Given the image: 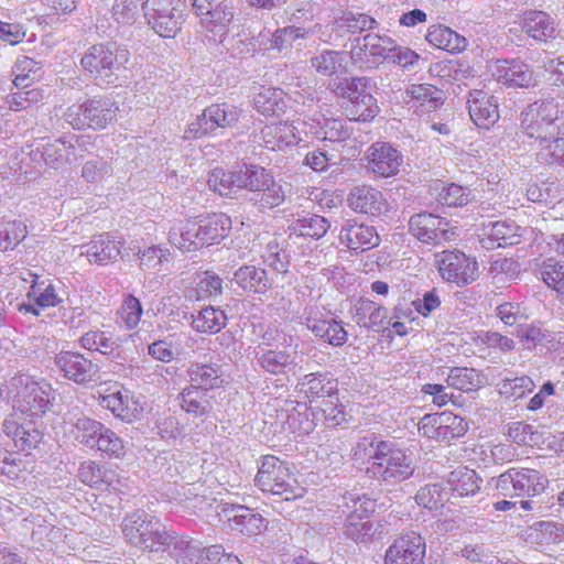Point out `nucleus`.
<instances>
[{
    "mask_svg": "<svg viewBox=\"0 0 564 564\" xmlns=\"http://www.w3.org/2000/svg\"><path fill=\"white\" fill-rule=\"evenodd\" d=\"M25 236L26 226L22 221H0V250L13 249Z\"/></svg>",
    "mask_w": 564,
    "mask_h": 564,
    "instance_id": "54",
    "label": "nucleus"
},
{
    "mask_svg": "<svg viewBox=\"0 0 564 564\" xmlns=\"http://www.w3.org/2000/svg\"><path fill=\"white\" fill-rule=\"evenodd\" d=\"M343 499L345 506L350 510L348 516H355L356 520H362L376 510V500L366 495L347 492Z\"/></svg>",
    "mask_w": 564,
    "mask_h": 564,
    "instance_id": "58",
    "label": "nucleus"
},
{
    "mask_svg": "<svg viewBox=\"0 0 564 564\" xmlns=\"http://www.w3.org/2000/svg\"><path fill=\"white\" fill-rule=\"evenodd\" d=\"M11 386L17 390L13 395L14 412L4 420L2 431L14 447L31 451L42 440V432L35 422L51 409L53 389L45 380L37 381L28 375L13 377Z\"/></svg>",
    "mask_w": 564,
    "mask_h": 564,
    "instance_id": "1",
    "label": "nucleus"
},
{
    "mask_svg": "<svg viewBox=\"0 0 564 564\" xmlns=\"http://www.w3.org/2000/svg\"><path fill=\"white\" fill-rule=\"evenodd\" d=\"M355 318L358 325L377 330L384 325L387 310L370 300H360L356 304Z\"/></svg>",
    "mask_w": 564,
    "mask_h": 564,
    "instance_id": "42",
    "label": "nucleus"
},
{
    "mask_svg": "<svg viewBox=\"0 0 564 564\" xmlns=\"http://www.w3.org/2000/svg\"><path fill=\"white\" fill-rule=\"evenodd\" d=\"M373 83L369 77H351L335 79L329 89L337 96L347 99L350 105L346 111L351 119L368 121L378 112L377 100L371 94Z\"/></svg>",
    "mask_w": 564,
    "mask_h": 564,
    "instance_id": "6",
    "label": "nucleus"
},
{
    "mask_svg": "<svg viewBox=\"0 0 564 564\" xmlns=\"http://www.w3.org/2000/svg\"><path fill=\"white\" fill-rule=\"evenodd\" d=\"M467 104L470 119L479 128L489 129L498 121V102L494 96L475 89L469 93Z\"/></svg>",
    "mask_w": 564,
    "mask_h": 564,
    "instance_id": "22",
    "label": "nucleus"
},
{
    "mask_svg": "<svg viewBox=\"0 0 564 564\" xmlns=\"http://www.w3.org/2000/svg\"><path fill=\"white\" fill-rule=\"evenodd\" d=\"M254 481L263 492L279 496L284 501L304 496V488L299 485L286 464L272 455L262 458Z\"/></svg>",
    "mask_w": 564,
    "mask_h": 564,
    "instance_id": "7",
    "label": "nucleus"
},
{
    "mask_svg": "<svg viewBox=\"0 0 564 564\" xmlns=\"http://www.w3.org/2000/svg\"><path fill=\"white\" fill-rule=\"evenodd\" d=\"M562 113L554 98L536 100L520 113V131L541 144L549 145L564 135V121L556 123Z\"/></svg>",
    "mask_w": 564,
    "mask_h": 564,
    "instance_id": "3",
    "label": "nucleus"
},
{
    "mask_svg": "<svg viewBox=\"0 0 564 564\" xmlns=\"http://www.w3.org/2000/svg\"><path fill=\"white\" fill-rule=\"evenodd\" d=\"M446 382L448 387L460 391H473L481 386L479 373L474 368L453 367L451 368Z\"/></svg>",
    "mask_w": 564,
    "mask_h": 564,
    "instance_id": "49",
    "label": "nucleus"
},
{
    "mask_svg": "<svg viewBox=\"0 0 564 564\" xmlns=\"http://www.w3.org/2000/svg\"><path fill=\"white\" fill-rule=\"evenodd\" d=\"M237 183L239 189L251 192L249 202L259 212L278 207L285 200L284 186L262 166L242 164L237 169Z\"/></svg>",
    "mask_w": 564,
    "mask_h": 564,
    "instance_id": "4",
    "label": "nucleus"
},
{
    "mask_svg": "<svg viewBox=\"0 0 564 564\" xmlns=\"http://www.w3.org/2000/svg\"><path fill=\"white\" fill-rule=\"evenodd\" d=\"M494 480L498 494L509 498L540 495L547 482L539 470L532 468H510Z\"/></svg>",
    "mask_w": 564,
    "mask_h": 564,
    "instance_id": "11",
    "label": "nucleus"
},
{
    "mask_svg": "<svg viewBox=\"0 0 564 564\" xmlns=\"http://www.w3.org/2000/svg\"><path fill=\"white\" fill-rule=\"evenodd\" d=\"M118 107L108 97L89 99L80 105H72L64 113L65 120L76 130L104 129L117 115Z\"/></svg>",
    "mask_w": 564,
    "mask_h": 564,
    "instance_id": "10",
    "label": "nucleus"
},
{
    "mask_svg": "<svg viewBox=\"0 0 564 564\" xmlns=\"http://www.w3.org/2000/svg\"><path fill=\"white\" fill-rule=\"evenodd\" d=\"M435 263L443 280L458 286L474 282L478 274V263L459 250H444L435 254Z\"/></svg>",
    "mask_w": 564,
    "mask_h": 564,
    "instance_id": "13",
    "label": "nucleus"
},
{
    "mask_svg": "<svg viewBox=\"0 0 564 564\" xmlns=\"http://www.w3.org/2000/svg\"><path fill=\"white\" fill-rule=\"evenodd\" d=\"M76 148L72 143V140L66 138L56 139L53 142H47L42 148H36V151L41 153L45 164L53 169H59L66 164H70L77 159L75 152Z\"/></svg>",
    "mask_w": 564,
    "mask_h": 564,
    "instance_id": "30",
    "label": "nucleus"
},
{
    "mask_svg": "<svg viewBox=\"0 0 564 564\" xmlns=\"http://www.w3.org/2000/svg\"><path fill=\"white\" fill-rule=\"evenodd\" d=\"M409 231L421 242L434 246L452 240L455 235L445 218L430 213L413 215L409 220Z\"/></svg>",
    "mask_w": 564,
    "mask_h": 564,
    "instance_id": "14",
    "label": "nucleus"
},
{
    "mask_svg": "<svg viewBox=\"0 0 564 564\" xmlns=\"http://www.w3.org/2000/svg\"><path fill=\"white\" fill-rule=\"evenodd\" d=\"M329 227L330 224L325 217L311 215L295 220L291 229L297 236L319 239L325 236Z\"/></svg>",
    "mask_w": 564,
    "mask_h": 564,
    "instance_id": "48",
    "label": "nucleus"
},
{
    "mask_svg": "<svg viewBox=\"0 0 564 564\" xmlns=\"http://www.w3.org/2000/svg\"><path fill=\"white\" fill-rule=\"evenodd\" d=\"M240 117V110L229 104H216L207 107L200 116L191 122L184 132V139H199L218 128L235 126Z\"/></svg>",
    "mask_w": 564,
    "mask_h": 564,
    "instance_id": "12",
    "label": "nucleus"
},
{
    "mask_svg": "<svg viewBox=\"0 0 564 564\" xmlns=\"http://www.w3.org/2000/svg\"><path fill=\"white\" fill-rule=\"evenodd\" d=\"M368 171L379 177H390L398 174L402 164L401 153L387 142H375L367 151Z\"/></svg>",
    "mask_w": 564,
    "mask_h": 564,
    "instance_id": "18",
    "label": "nucleus"
},
{
    "mask_svg": "<svg viewBox=\"0 0 564 564\" xmlns=\"http://www.w3.org/2000/svg\"><path fill=\"white\" fill-rule=\"evenodd\" d=\"M347 202L354 212L373 217L388 210V203L383 194L369 185H359L351 188Z\"/></svg>",
    "mask_w": 564,
    "mask_h": 564,
    "instance_id": "21",
    "label": "nucleus"
},
{
    "mask_svg": "<svg viewBox=\"0 0 564 564\" xmlns=\"http://www.w3.org/2000/svg\"><path fill=\"white\" fill-rule=\"evenodd\" d=\"M227 324V315L224 311L214 306H207L200 310L193 318L192 325L199 333L216 334Z\"/></svg>",
    "mask_w": 564,
    "mask_h": 564,
    "instance_id": "45",
    "label": "nucleus"
},
{
    "mask_svg": "<svg viewBox=\"0 0 564 564\" xmlns=\"http://www.w3.org/2000/svg\"><path fill=\"white\" fill-rule=\"evenodd\" d=\"M130 53L115 43L95 44L80 59L84 70L95 79L106 84L115 83L126 69Z\"/></svg>",
    "mask_w": 564,
    "mask_h": 564,
    "instance_id": "5",
    "label": "nucleus"
},
{
    "mask_svg": "<svg viewBox=\"0 0 564 564\" xmlns=\"http://www.w3.org/2000/svg\"><path fill=\"white\" fill-rule=\"evenodd\" d=\"M444 500L442 488L437 484L426 485L415 495L416 503L430 510L442 507Z\"/></svg>",
    "mask_w": 564,
    "mask_h": 564,
    "instance_id": "63",
    "label": "nucleus"
},
{
    "mask_svg": "<svg viewBox=\"0 0 564 564\" xmlns=\"http://www.w3.org/2000/svg\"><path fill=\"white\" fill-rule=\"evenodd\" d=\"M311 133L319 140H328L332 142L345 141L350 135L343 119L325 118L323 116L317 119L316 124L312 126Z\"/></svg>",
    "mask_w": 564,
    "mask_h": 564,
    "instance_id": "43",
    "label": "nucleus"
},
{
    "mask_svg": "<svg viewBox=\"0 0 564 564\" xmlns=\"http://www.w3.org/2000/svg\"><path fill=\"white\" fill-rule=\"evenodd\" d=\"M78 478L90 487H97L104 482L110 484V480L107 478V471L91 460L84 462L79 466Z\"/></svg>",
    "mask_w": 564,
    "mask_h": 564,
    "instance_id": "64",
    "label": "nucleus"
},
{
    "mask_svg": "<svg viewBox=\"0 0 564 564\" xmlns=\"http://www.w3.org/2000/svg\"><path fill=\"white\" fill-rule=\"evenodd\" d=\"M41 65L33 58L28 56H21L17 59L14 65L15 78L13 84L17 87L25 88L40 76Z\"/></svg>",
    "mask_w": 564,
    "mask_h": 564,
    "instance_id": "57",
    "label": "nucleus"
},
{
    "mask_svg": "<svg viewBox=\"0 0 564 564\" xmlns=\"http://www.w3.org/2000/svg\"><path fill=\"white\" fill-rule=\"evenodd\" d=\"M122 533L134 546L151 552L169 550L175 556L180 546H186L184 536L167 532L158 519L144 511L128 514L122 521Z\"/></svg>",
    "mask_w": 564,
    "mask_h": 564,
    "instance_id": "2",
    "label": "nucleus"
},
{
    "mask_svg": "<svg viewBox=\"0 0 564 564\" xmlns=\"http://www.w3.org/2000/svg\"><path fill=\"white\" fill-rule=\"evenodd\" d=\"M253 105L264 116H280L286 109L285 94L280 88L262 86L253 96Z\"/></svg>",
    "mask_w": 564,
    "mask_h": 564,
    "instance_id": "33",
    "label": "nucleus"
},
{
    "mask_svg": "<svg viewBox=\"0 0 564 564\" xmlns=\"http://www.w3.org/2000/svg\"><path fill=\"white\" fill-rule=\"evenodd\" d=\"M120 254L118 242L108 235H100L87 245L86 256L90 262L106 264Z\"/></svg>",
    "mask_w": 564,
    "mask_h": 564,
    "instance_id": "41",
    "label": "nucleus"
},
{
    "mask_svg": "<svg viewBox=\"0 0 564 564\" xmlns=\"http://www.w3.org/2000/svg\"><path fill=\"white\" fill-rule=\"evenodd\" d=\"M518 229L514 224L496 221L490 225L488 238L492 245L497 243V247L513 246L520 242Z\"/></svg>",
    "mask_w": 564,
    "mask_h": 564,
    "instance_id": "53",
    "label": "nucleus"
},
{
    "mask_svg": "<svg viewBox=\"0 0 564 564\" xmlns=\"http://www.w3.org/2000/svg\"><path fill=\"white\" fill-rule=\"evenodd\" d=\"M425 39L435 47L448 52H460L467 47V40L464 36L444 25H432Z\"/></svg>",
    "mask_w": 564,
    "mask_h": 564,
    "instance_id": "37",
    "label": "nucleus"
},
{
    "mask_svg": "<svg viewBox=\"0 0 564 564\" xmlns=\"http://www.w3.org/2000/svg\"><path fill=\"white\" fill-rule=\"evenodd\" d=\"M207 184L213 192L218 193L220 196L230 197L239 191L237 169L229 171L214 169L208 175Z\"/></svg>",
    "mask_w": 564,
    "mask_h": 564,
    "instance_id": "47",
    "label": "nucleus"
},
{
    "mask_svg": "<svg viewBox=\"0 0 564 564\" xmlns=\"http://www.w3.org/2000/svg\"><path fill=\"white\" fill-rule=\"evenodd\" d=\"M169 241L183 252H193L205 247L197 219H187L171 227Z\"/></svg>",
    "mask_w": 564,
    "mask_h": 564,
    "instance_id": "26",
    "label": "nucleus"
},
{
    "mask_svg": "<svg viewBox=\"0 0 564 564\" xmlns=\"http://www.w3.org/2000/svg\"><path fill=\"white\" fill-rule=\"evenodd\" d=\"M433 420L438 424L437 440L442 442L464 436L468 431V423L452 412L440 413L438 417Z\"/></svg>",
    "mask_w": 564,
    "mask_h": 564,
    "instance_id": "44",
    "label": "nucleus"
},
{
    "mask_svg": "<svg viewBox=\"0 0 564 564\" xmlns=\"http://www.w3.org/2000/svg\"><path fill=\"white\" fill-rule=\"evenodd\" d=\"M191 388L197 390H209L221 386L223 373L216 364H192L187 370Z\"/></svg>",
    "mask_w": 564,
    "mask_h": 564,
    "instance_id": "34",
    "label": "nucleus"
},
{
    "mask_svg": "<svg viewBox=\"0 0 564 564\" xmlns=\"http://www.w3.org/2000/svg\"><path fill=\"white\" fill-rule=\"evenodd\" d=\"M195 13L206 31L226 34L234 19V7L226 0H192Z\"/></svg>",
    "mask_w": 564,
    "mask_h": 564,
    "instance_id": "16",
    "label": "nucleus"
},
{
    "mask_svg": "<svg viewBox=\"0 0 564 564\" xmlns=\"http://www.w3.org/2000/svg\"><path fill=\"white\" fill-rule=\"evenodd\" d=\"M200 238L205 246L219 243L231 229V219L226 214H212L197 219Z\"/></svg>",
    "mask_w": 564,
    "mask_h": 564,
    "instance_id": "31",
    "label": "nucleus"
},
{
    "mask_svg": "<svg viewBox=\"0 0 564 564\" xmlns=\"http://www.w3.org/2000/svg\"><path fill=\"white\" fill-rule=\"evenodd\" d=\"M235 282L245 291L264 293L270 288L267 271L254 265H242L234 274Z\"/></svg>",
    "mask_w": 564,
    "mask_h": 564,
    "instance_id": "36",
    "label": "nucleus"
},
{
    "mask_svg": "<svg viewBox=\"0 0 564 564\" xmlns=\"http://www.w3.org/2000/svg\"><path fill=\"white\" fill-rule=\"evenodd\" d=\"M357 44L352 46L350 54L355 63L362 62L365 56H371L372 64L388 59L391 50L394 47V40L386 35L369 33L362 39H356Z\"/></svg>",
    "mask_w": 564,
    "mask_h": 564,
    "instance_id": "23",
    "label": "nucleus"
},
{
    "mask_svg": "<svg viewBox=\"0 0 564 564\" xmlns=\"http://www.w3.org/2000/svg\"><path fill=\"white\" fill-rule=\"evenodd\" d=\"M95 448L116 457H120L124 454L123 441L112 430L106 426L98 433Z\"/></svg>",
    "mask_w": 564,
    "mask_h": 564,
    "instance_id": "61",
    "label": "nucleus"
},
{
    "mask_svg": "<svg viewBox=\"0 0 564 564\" xmlns=\"http://www.w3.org/2000/svg\"><path fill=\"white\" fill-rule=\"evenodd\" d=\"M68 423L73 426V434L75 438L83 445L89 448H95V443L98 433L105 426L102 423L75 411L67 413Z\"/></svg>",
    "mask_w": 564,
    "mask_h": 564,
    "instance_id": "32",
    "label": "nucleus"
},
{
    "mask_svg": "<svg viewBox=\"0 0 564 564\" xmlns=\"http://www.w3.org/2000/svg\"><path fill=\"white\" fill-rule=\"evenodd\" d=\"M492 75L498 83L509 87L529 88L538 84L531 66L519 59H498Z\"/></svg>",
    "mask_w": 564,
    "mask_h": 564,
    "instance_id": "20",
    "label": "nucleus"
},
{
    "mask_svg": "<svg viewBox=\"0 0 564 564\" xmlns=\"http://www.w3.org/2000/svg\"><path fill=\"white\" fill-rule=\"evenodd\" d=\"M80 346L91 351H98L102 355H111L119 345L105 332L90 330L85 333L79 339Z\"/></svg>",
    "mask_w": 564,
    "mask_h": 564,
    "instance_id": "51",
    "label": "nucleus"
},
{
    "mask_svg": "<svg viewBox=\"0 0 564 564\" xmlns=\"http://www.w3.org/2000/svg\"><path fill=\"white\" fill-rule=\"evenodd\" d=\"M300 391L305 393L311 402L337 392V382L323 373L305 375L299 382Z\"/></svg>",
    "mask_w": 564,
    "mask_h": 564,
    "instance_id": "35",
    "label": "nucleus"
},
{
    "mask_svg": "<svg viewBox=\"0 0 564 564\" xmlns=\"http://www.w3.org/2000/svg\"><path fill=\"white\" fill-rule=\"evenodd\" d=\"M181 408L189 415L194 417H203L210 412V402L206 399V395L191 387H186L182 390L178 395Z\"/></svg>",
    "mask_w": 564,
    "mask_h": 564,
    "instance_id": "46",
    "label": "nucleus"
},
{
    "mask_svg": "<svg viewBox=\"0 0 564 564\" xmlns=\"http://www.w3.org/2000/svg\"><path fill=\"white\" fill-rule=\"evenodd\" d=\"M99 403L126 422H132L139 415L138 403L122 387L109 388L108 393L100 395Z\"/></svg>",
    "mask_w": 564,
    "mask_h": 564,
    "instance_id": "24",
    "label": "nucleus"
},
{
    "mask_svg": "<svg viewBox=\"0 0 564 564\" xmlns=\"http://www.w3.org/2000/svg\"><path fill=\"white\" fill-rule=\"evenodd\" d=\"M447 484L453 497H468L476 495L480 489V480L475 470L458 468L453 470Z\"/></svg>",
    "mask_w": 564,
    "mask_h": 564,
    "instance_id": "38",
    "label": "nucleus"
},
{
    "mask_svg": "<svg viewBox=\"0 0 564 564\" xmlns=\"http://www.w3.org/2000/svg\"><path fill=\"white\" fill-rule=\"evenodd\" d=\"M344 61V53L326 50L313 57L311 63L321 75L332 76L343 66Z\"/></svg>",
    "mask_w": 564,
    "mask_h": 564,
    "instance_id": "56",
    "label": "nucleus"
},
{
    "mask_svg": "<svg viewBox=\"0 0 564 564\" xmlns=\"http://www.w3.org/2000/svg\"><path fill=\"white\" fill-rule=\"evenodd\" d=\"M388 441L379 440L370 435L361 437L352 448V455L356 460H367L369 465L379 459L381 449H386Z\"/></svg>",
    "mask_w": 564,
    "mask_h": 564,
    "instance_id": "50",
    "label": "nucleus"
},
{
    "mask_svg": "<svg viewBox=\"0 0 564 564\" xmlns=\"http://www.w3.org/2000/svg\"><path fill=\"white\" fill-rule=\"evenodd\" d=\"M377 527L372 521L356 520L355 516H348L345 523L346 535L357 543H368L372 540Z\"/></svg>",
    "mask_w": 564,
    "mask_h": 564,
    "instance_id": "55",
    "label": "nucleus"
},
{
    "mask_svg": "<svg viewBox=\"0 0 564 564\" xmlns=\"http://www.w3.org/2000/svg\"><path fill=\"white\" fill-rule=\"evenodd\" d=\"M11 452L7 448L0 449V474L10 480H18L23 478L24 473L28 471L30 462L28 458L30 451Z\"/></svg>",
    "mask_w": 564,
    "mask_h": 564,
    "instance_id": "40",
    "label": "nucleus"
},
{
    "mask_svg": "<svg viewBox=\"0 0 564 564\" xmlns=\"http://www.w3.org/2000/svg\"><path fill=\"white\" fill-rule=\"evenodd\" d=\"M186 546H180L175 552L177 564H220L224 549L221 545H210L205 547L204 551L192 541L184 538Z\"/></svg>",
    "mask_w": 564,
    "mask_h": 564,
    "instance_id": "29",
    "label": "nucleus"
},
{
    "mask_svg": "<svg viewBox=\"0 0 564 564\" xmlns=\"http://www.w3.org/2000/svg\"><path fill=\"white\" fill-rule=\"evenodd\" d=\"M377 462L367 467V473L377 480L388 485H395L409 479L414 470L415 464L411 455L389 442L386 449H381Z\"/></svg>",
    "mask_w": 564,
    "mask_h": 564,
    "instance_id": "8",
    "label": "nucleus"
},
{
    "mask_svg": "<svg viewBox=\"0 0 564 564\" xmlns=\"http://www.w3.org/2000/svg\"><path fill=\"white\" fill-rule=\"evenodd\" d=\"M304 324L316 336L332 346L339 347L347 341V330L343 323L335 318H321L311 311L305 316Z\"/></svg>",
    "mask_w": 564,
    "mask_h": 564,
    "instance_id": "25",
    "label": "nucleus"
},
{
    "mask_svg": "<svg viewBox=\"0 0 564 564\" xmlns=\"http://www.w3.org/2000/svg\"><path fill=\"white\" fill-rule=\"evenodd\" d=\"M260 367L271 375H286L297 366L295 355L285 350H264L258 356Z\"/></svg>",
    "mask_w": 564,
    "mask_h": 564,
    "instance_id": "39",
    "label": "nucleus"
},
{
    "mask_svg": "<svg viewBox=\"0 0 564 564\" xmlns=\"http://www.w3.org/2000/svg\"><path fill=\"white\" fill-rule=\"evenodd\" d=\"M54 366L64 378L77 384H88L99 378V366L80 352L59 351L54 357Z\"/></svg>",
    "mask_w": 564,
    "mask_h": 564,
    "instance_id": "15",
    "label": "nucleus"
},
{
    "mask_svg": "<svg viewBox=\"0 0 564 564\" xmlns=\"http://www.w3.org/2000/svg\"><path fill=\"white\" fill-rule=\"evenodd\" d=\"M238 511H241V513L237 518V524L232 525V530L246 535H257L265 530L267 521L260 513L253 512L246 506L243 509H238Z\"/></svg>",
    "mask_w": 564,
    "mask_h": 564,
    "instance_id": "52",
    "label": "nucleus"
},
{
    "mask_svg": "<svg viewBox=\"0 0 564 564\" xmlns=\"http://www.w3.org/2000/svg\"><path fill=\"white\" fill-rule=\"evenodd\" d=\"M426 545L416 532L401 534L388 547L384 564H424Z\"/></svg>",
    "mask_w": 564,
    "mask_h": 564,
    "instance_id": "17",
    "label": "nucleus"
},
{
    "mask_svg": "<svg viewBox=\"0 0 564 564\" xmlns=\"http://www.w3.org/2000/svg\"><path fill=\"white\" fill-rule=\"evenodd\" d=\"M341 245L350 251H367L379 246L381 239L377 229L356 219H346L338 235Z\"/></svg>",
    "mask_w": 564,
    "mask_h": 564,
    "instance_id": "19",
    "label": "nucleus"
},
{
    "mask_svg": "<svg viewBox=\"0 0 564 564\" xmlns=\"http://www.w3.org/2000/svg\"><path fill=\"white\" fill-rule=\"evenodd\" d=\"M142 312L143 310L140 301L135 296L129 294L123 300V303L118 311V315L126 326L132 329L138 326Z\"/></svg>",
    "mask_w": 564,
    "mask_h": 564,
    "instance_id": "62",
    "label": "nucleus"
},
{
    "mask_svg": "<svg viewBox=\"0 0 564 564\" xmlns=\"http://www.w3.org/2000/svg\"><path fill=\"white\" fill-rule=\"evenodd\" d=\"M440 204L448 207L466 206L470 200V191L457 184H449L443 186L437 195Z\"/></svg>",
    "mask_w": 564,
    "mask_h": 564,
    "instance_id": "59",
    "label": "nucleus"
},
{
    "mask_svg": "<svg viewBox=\"0 0 564 564\" xmlns=\"http://www.w3.org/2000/svg\"><path fill=\"white\" fill-rule=\"evenodd\" d=\"M185 8V0H147L142 6L148 24L166 39L181 31Z\"/></svg>",
    "mask_w": 564,
    "mask_h": 564,
    "instance_id": "9",
    "label": "nucleus"
},
{
    "mask_svg": "<svg viewBox=\"0 0 564 564\" xmlns=\"http://www.w3.org/2000/svg\"><path fill=\"white\" fill-rule=\"evenodd\" d=\"M523 31L535 41L546 42L555 37V20L546 12L540 10H530L523 13Z\"/></svg>",
    "mask_w": 564,
    "mask_h": 564,
    "instance_id": "27",
    "label": "nucleus"
},
{
    "mask_svg": "<svg viewBox=\"0 0 564 564\" xmlns=\"http://www.w3.org/2000/svg\"><path fill=\"white\" fill-rule=\"evenodd\" d=\"M296 128L286 121L273 122L264 126L260 131V139L263 145L269 150H283L293 145L300 140L296 134Z\"/></svg>",
    "mask_w": 564,
    "mask_h": 564,
    "instance_id": "28",
    "label": "nucleus"
},
{
    "mask_svg": "<svg viewBox=\"0 0 564 564\" xmlns=\"http://www.w3.org/2000/svg\"><path fill=\"white\" fill-rule=\"evenodd\" d=\"M408 94L420 100L422 106L427 104L429 109H436L443 104L442 91L430 84L412 85L408 89Z\"/></svg>",
    "mask_w": 564,
    "mask_h": 564,
    "instance_id": "60",
    "label": "nucleus"
}]
</instances>
